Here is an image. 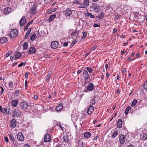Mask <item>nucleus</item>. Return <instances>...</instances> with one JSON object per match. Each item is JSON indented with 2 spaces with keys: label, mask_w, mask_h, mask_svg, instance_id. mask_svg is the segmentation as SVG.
<instances>
[{
  "label": "nucleus",
  "mask_w": 147,
  "mask_h": 147,
  "mask_svg": "<svg viewBox=\"0 0 147 147\" xmlns=\"http://www.w3.org/2000/svg\"><path fill=\"white\" fill-rule=\"evenodd\" d=\"M9 107L7 106L6 109L5 108H2V107L0 106V111L1 113H3V115H6L7 114H9Z\"/></svg>",
  "instance_id": "f257e3e1"
},
{
  "label": "nucleus",
  "mask_w": 147,
  "mask_h": 147,
  "mask_svg": "<svg viewBox=\"0 0 147 147\" xmlns=\"http://www.w3.org/2000/svg\"><path fill=\"white\" fill-rule=\"evenodd\" d=\"M18 34L17 30L16 29H13L10 32L9 35L11 38H13L16 37Z\"/></svg>",
  "instance_id": "f03ea898"
},
{
  "label": "nucleus",
  "mask_w": 147,
  "mask_h": 147,
  "mask_svg": "<svg viewBox=\"0 0 147 147\" xmlns=\"http://www.w3.org/2000/svg\"><path fill=\"white\" fill-rule=\"evenodd\" d=\"M69 33L71 36L73 37H77L78 34L76 30L70 29L69 30Z\"/></svg>",
  "instance_id": "7ed1b4c3"
},
{
  "label": "nucleus",
  "mask_w": 147,
  "mask_h": 147,
  "mask_svg": "<svg viewBox=\"0 0 147 147\" xmlns=\"http://www.w3.org/2000/svg\"><path fill=\"white\" fill-rule=\"evenodd\" d=\"M90 7L95 10L96 12L98 13L99 12V7L96 3H93Z\"/></svg>",
  "instance_id": "20e7f679"
},
{
  "label": "nucleus",
  "mask_w": 147,
  "mask_h": 147,
  "mask_svg": "<svg viewBox=\"0 0 147 147\" xmlns=\"http://www.w3.org/2000/svg\"><path fill=\"white\" fill-rule=\"evenodd\" d=\"M20 106L21 108L23 109H26L28 106V104L26 102L23 101L20 104Z\"/></svg>",
  "instance_id": "39448f33"
},
{
  "label": "nucleus",
  "mask_w": 147,
  "mask_h": 147,
  "mask_svg": "<svg viewBox=\"0 0 147 147\" xmlns=\"http://www.w3.org/2000/svg\"><path fill=\"white\" fill-rule=\"evenodd\" d=\"M83 76L86 81L88 80L89 78V75L87 71L86 70H85V69L84 70Z\"/></svg>",
  "instance_id": "423d86ee"
},
{
  "label": "nucleus",
  "mask_w": 147,
  "mask_h": 147,
  "mask_svg": "<svg viewBox=\"0 0 147 147\" xmlns=\"http://www.w3.org/2000/svg\"><path fill=\"white\" fill-rule=\"evenodd\" d=\"M21 114V112L19 110L14 111L13 113V115L14 116L16 117H20Z\"/></svg>",
  "instance_id": "0eeeda50"
},
{
  "label": "nucleus",
  "mask_w": 147,
  "mask_h": 147,
  "mask_svg": "<svg viewBox=\"0 0 147 147\" xmlns=\"http://www.w3.org/2000/svg\"><path fill=\"white\" fill-rule=\"evenodd\" d=\"M44 141L45 142H49L51 140V137L50 135L47 134L45 135L44 137Z\"/></svg>",
  "instance_id": "6e6552de"
},
{
  "label": "nucleus",
  "mask_w": 147,
  "mask_h": 147,
  "mask_svg": "<svg viewBox=\"0 0 147 147\" xmlns=\"http://www.w3.org/2000/svg\"><path fill=\"white\" fill-rule=\"evenodd\" d=\"M26 22V19L25 17L23 16L21 18L19 23L21 26H23Z\"/></svg>",
  "instance_id": "1a4fd4ad"
},
{
  "label": "nucleus",
  "mask_w": 147,
  "mask_h": 147,
  "mask_svg": "<svg viewBox=\"0 0 147 147\" xmlns=\"http://www.w3.org/2000/svg\"><path fill=\"white\" fill-rule=\"evenodd\" d=\"M58 46V42L56 41H53L51 43V47L53 49L57 48Z\"/></svg>",
  "instance_id": "9d476101"
},
{
  "label": "nucleus",
  "mask_w": 147,
  "mask_h": 147,
  "mask_svg": "<svg viewBox=\"0 0 147 147\" xmlns=\"http://www.w3.org/2000/svg\"><path fill=\"white\" fill-rule=\"evenodd\" d=\"M17 138L18 140L19 141H22L24 139V137L21 133L18 134Z\"/></svg>",
  "instance_id": "9b49d317"
},
{
  "label": "nucleus",
  "mask_w": 147,
  "mask_h": 147,
  "mask_svg": "<svg viewBox=\"0 0 147 147\" xmlns=\"http://www.w3.org/2000/svg\"><path fill=\"white\" fill-rule=\"evenodd\" d=\"M94 107L92 106H90L87 109V112L88 115H91L94 111Z\"/></svg>",
  "instance_id": "f8f14e48"
},
{
  "label": "nucleus",
  "mask_w": 147,
  "mask_h": 147,
  "mask_svg": "<svg viewBox=\"0 0 147 147\" xmlns=\"http://www.w3.org/2000/svg\"><path fill=\"white\" fill-rule=\"evenodd\" d=\"M94 87V85L92 83H90L87 86V89L90 91H92Z\"/></svg>",
  "instance_id": "ddd939ff"
},
{
  "label": "nucleus",
  "mask_w": 147,
  "mask_h": 147,
  "mask_svg": "<svg viewBox=\"0 0 147 147\" xmlns=\"http://www.w3.org/2000/svg\"><path fill=\"white\" fill-rule=\"evenodd\" d=\"M125 136L123 135H122L119 138V141L121 144H123L125 141Z\"/></svg>",
  "instance_id": "4468645a"
},
{
  "label": "nucleus",
  "mask_w": 147,
  "mask_h": 147,
  "mask_svg": "<svg viewBox=\"0 0 147 147\" xmlns=\"http://www.w3.org/2000/svg\"><path fill=\"white\" fill-rule=\"evenodd\" d=\"M61 140L64 142H67L69 141V137L68 135H64L62 138V139Z\"/></svg>",
  "instance_id": "2eb2a0df"
},
{
  "label": "nucleus",
  "mask_w": 147,
  "mask_h": 147,
  "mask_svg": "<svg viewBox=\"0 0 147 147\" xmlns=\"http://www.w3.org/2000/svg\"><path fill=\"white\" fill-rule=\"evenodd\" d=\"M122 121L121 119H119L117 121V127L119 128H121L122 127Z\"/></svg>",
  "instance_id": "dca6fc26"
},
{
  "label": "nucleus",
  "mask_w": 147,
  "mask_h": 147,
  "mask_svg": "<svg viewBox=\"0 0 147 147\" xmlns=\"http://www.w3.org/2000/svg\"><path fill=\"white\" fill-rule=\"evenodd\" d=\"M11 11V9L10 7H7L5 9L4 11V13L6 14H9Z\"/></svg>",
  "instance_id": "f3484780"
},
{
  "label": "nucleus",
  "mask_w": 147,
  "mask_h": 147,
  "mask_svg": "<svg viewBox=\"0 0 147 147\" xmlns=\"http://www.w3.org/2000/svg\"><path fill=\"white\" fill-rule=\"evenodd\" d=\"M16 121L14 119H13L11 122L10 126L11 127L13 128L16 127Z\"/></svg>",
  "instance_id": "a211bd4d"
},
{
  "label": "nucleus",
  "mask_w": 147,
  "mask_h": 147,
  "mask_svg": "<svg viewBox=\"0 0 147 147\" xmlns=\"http://www.w3.org/2000/svg\"><path fill=\"white\" fill-rule=\"evenodd\" d=\"M36 52V49L34 47H31L29 50V53L30 54H34Z\"/></svg>",
  "instance_id": "6ab92c4d"
},
{
  "label": "nucleus",
  "mask_w": 147,
  "mask_h": 147,
  "mask_svg": "<svg viewBox=\"0 0 147 147\" xmlns=\"http://www.w3.org/2000/svg\"><path fill=\"white\" fill-rule=\"evenodd\" d=\"M65 13L66 16H69L71 14L72 11L69 8L67 9L65 11Z\"/></svg>",
  "instance_id": "aec40b11"
},
{
  "label": "nucleus",
  "mask_w": 147,
  "mask_h": 147,
  "mask_svg": "<svg viewBox=\"0 0 147 147\" xmlns=\"http://www.w3.org/2000/svg\"><path fill=\"white\" fill-rule=\"evenodd\" d=\"M98 96H95V95L93 96V97L90 100V103L92 105H94L95 104V98H98Z\"/></svg>",
  "instance_id": "412c9836"
},
{
  "label": "nucleus",
  "mask_w": 147,
  "mask_h": 147,
  "mask_svg": "<svg viewBox=\"0 0 147 147\" xmlns=\"http://www.w3.org/2000/svg\"><path fill=\"white\" fill-rule=\"evenodd\" d=\"M18 104V101L16 100H13L11 102V106L16 107Z\"/></svg>",
  "instance_id": "4be33fe9"
},
{
  "label": "nucleus",
  "mask_w": 147,
  "mask_h": 147,
  "mask_svg": "<svg viewBox=\"0 0 147 147\" xmlns=\"http://www.w3.org/2000/svg\"><path fill=\"white\" fill-rule=\"evenodd\" d=\"M7 41V39L6 37H2L0 39V42L2 44L5 43Z\"/></svg>",
  "instance_id": "5701e85b"
},
{
  "label": "nucleus",
  "mask_w": 147,
  "mask_h": 147,
  "mask_svg": "<svg viewBox=\"0 0 147 147\" xmlns=\"http://www.w3.org/2000/svg\"><path fill=\"white\" fill-rule=\"evenodd\" d=\"M63 106L62 104H60L59 105L57 106L56 108V109L57 111H60L63 109Z\"/></svg>",
  "instance_id": "b1692460"
},
{
  "label": "nucleus",
  "mask_w": 147,
  "mask_h": 147,
  "mask_svg": "<svg viewBox=\"0 0 147 147\" xmlns=\"http://www.w3.org/2000/svg\"><path fill=\"white\" fill-rule=\"evenodd\" d=\"M91 136L90 133L89 132H86L84 133V137L86 138L90 137Z\"/></svg>",
  "instance_id": "393cba45"
},
{
  "label": "nucleus",
  "mask_w": 147,
  "mask_h": 147,
  "mask_svg": "<svg viewBox=\"0 0 147 147\" xmlns=\"http://www.w3.org/2000/svg\"><path fill=\"white\" fill-rule=\"evenodd\" d=\"M36 36L35 34H33L32 36H31L30 40L32 41L34 40L36 38Z\"/></svg>",
  "instance_id": "a878e982"
},
{
  "label": "nucleus",
  "mask_w": 147,
  "mask_h": 147,
  "mask_svg": "<svg viewBox=\"0 0 147 147\" xmlns=\"http://www.w3.org/2000/svg\"><path fill=\"white\" fill-rule=\"evenodd\" d=\"M56 15L55 14H53L51 15L50 16L49 18V20L50 22L52 21L56 17Z\"/></svg>",
  "instance_id": "bb28decb"
},
{
  "label": "nucleus",
  "mask_w": 147,
  "mask_h": 147,
  "mask_svg": "<svg viewBox=\"0 0 147 147\" xmlns=\"http://www.w3.org/2000/svg\"><path fill=\"white\" fill-rule=\"evenodd\" d=\"M31 29L32 28H29L28 29L27 33H26V34L25 36V39H26L27 38V37H28V36L29 35L31 31Z\"/></svg>",
  "instance_id": "cd10ccee"
},
{
  "label": "nucleus",
  "mask_w": 147,
  "mask_h": 147,
  "mask_svg": "<svg viewBox=\"0 0 147 147\" xmlns=\"http://www.w3.org/2000/svg\"><path fill=\"white\" fill-rule=\"evenodd\" d=\"M36 7L33 6L31 9V12L33 14H34L36 12Z\"/></svg>",
  "instance_id": "c85d7f7f"
},
{
  "label": "nucleus",
  "mask_w": 147,
  "mask_h": 147,
  "mask_svg": "<svg viewBox=\"0 0 147 147\" xmlns=\"http://www.w3.org/2000/svg\"><path fill=\"white\" fill-rule=\"evenodd\" d=\"M131 109V107L130 106H129L127 107V108L125 109V115H127L128 114V111L130 110Z\"/></svg>",
  "instance_id": "c756f323"
},
{
  "label": "nucleus",
  "mask_w": 147,
  "mask_h": 147,
  "mask_svg": "<svg viewBox=\"0 0 147 147\" xmlns=\"http://www.w3.org/2000/svg\"><path fill=\"white\" fill-rule=\"evenodd\" d=\"M83 4L86 6H88L89 4V0H84Z\"/></svg>",
  "instance_id": "7c9ffc66"
},
{
  "label": "nucleus",
  "mask_w": 147,
  "mask_h": 147,
  "mask_svg": "<svg viewBox=\"0 0 147 147\" xmlns=\"http://www.w3.org/2000/svg\"><path fill=\"white\" fill-rule=\"evenodd\" d=\"M86 16H89L91 18H94L95 17L94 15H93L92 13H86Z\"/></svg>",
  "instance_id": "2f4dec72"
},
{
  "label": "nucleus",
  "mask_w": 147,
  "mask_h": 147,
  "mask_svg": "<svg viewBox=\"0 0 147 147\" xmlns=\"http://www.w3.org/2000/svg\"><path fill=\"white\" fill-rule=\"evenodd\" d=\"M104 15V12H101L99 14L98 18L99 19H101L103 17Z\"/></svg>",
  "instance_id": "473e14b6"
},
{
  "label": "nucleus",
  "mask_w": 147,
  "mask_h": 147,
  "mask_svg": "<svg viewBox=\"0 0 147 147\" xmlns=\"http://www.w3.org/2000/svg\"><path fill=\"white\" fill-rule=\"evenodd\" d=\"M21 56V54L20 52H17L15 55V59H17L19 58Z\"/></svg>",
  "instance_id": "72a5a7b5"
},
{
  "label": "nucleus",
  "mask_w": 147,
  "mask_h": 147,
  "mask_svg": "<svg viewBox=\"0 0 147 147\" xmlns=\"http://www.w3.org/2000/svg\"><path fill=\"white\" fill-rule=\"evenodd\" d=\"M86 69V70H88L89 73H92L93 71V69L90 67H86L85 69Z\"/></svg>",
  "instance_id": "f704fd0d"
},
{
  "label": "nucleus",
  "mask_w": 147,
  "mask_h": 147,
  "mask_svg": "<svg viewBox=\"0 0 147 147\" xmlns=\"http://www.w3.org/2000/svg\"><path fill=\"white\" fill-rule=\"evenodd\" d=\"M137 102H138V101L137 100H136V99L134 100L131 103V106H135L136 104L137 103Z\"/></svg>",
  "instance_id": "c9c22d12"
},
{
  "label": "nucleus",
  "mask_w": 147,
  "mask_h": 147,
  "mask_svg": "<svg viewBox=\"0 0 147 147\" xmlns=\"http://www.w3.org/2000/svg\"><path fill=\"white\" fill-rule=\"evenodd\" d=\"M23 47L24 49H26L28 47V43L26 42L23 45Z\"/></svg>",
  "instance_id": "e433bc0d"
},
{
  "label": "nucleus",
  "mask_w": 147,
  "mask_h": 147,
  "mask_svg": "<svg viewBox=\"0 0 147 147\" xmlns=\"http://www.w3.org/2000/svg\"><path fill=\"white\" fill-rule=\"evenodd\" d=\"M142 139L143 140H145L147 138V135L146 134H144L142 136Z\"/></svg>",
  "instance_id": "4c0bfd02"
},
{
  "label": "nucleus",
  "mask_w": 147,
  "mask_h": 147,
  "mask_svg": "<svg viewBox=\"0 0 147 147\" xmlns=\"http://www.w3.org/2000/svg\"><path fill=\"white\" fill-rule=\"evenodd\" d=\"M118 135V132L117 131H115L113 133L112 137L113 138L115 137Z\"/></svg>",
  "instance_id": "58836bf2"
},
{
  "label": "nucleus",
  "mask_w": 147,
  "mask_h": 147,
  "mask_svg": "<svg viewBox=\"0 0 147 147\" xmlns=\"http://www.w3.org/2000/svg\"><path fill=\"white\" fill-rule=\"evenodd\" d=\"M144 88L146 90L147 89V81L144 83Z\"/></svg>",
  "instance_id": "ea45409f"
},
{
  "label": "nucleus",
  "mask_w": 147,
  "mask_h": 147,
  "mask_svg": "<svg viewBox=\"0 0 147 147\" xmlns=\"http://www.w3.org/2000/svg\"><path fill=\"white\" fill-rule=\"evenodd\" d=\"M83 36L82 37L83 38H85L87 35V33L86 32H84L83 33Z\"/></svg>",
  "instance_id": "a19ab883"
},
{
  "label": "nucleus",
  "mask_w": 147,
  "mask_h": 147,
  "mask_svg": "<svg viewBox=\"0 0 147 147\" xmlns=\"http://www.w3.org/2000/svg\"><path fill=\"white\" fill-rule=\"evenodd\" d=\"M9 138L10 140H12L13 142H14V138L11 135H9Z\"/></svg>",
  "instance_id": "79ce46f5"
},
{
  "label": "nucleus",
  "mask_w": 147,
  "mask_h": 147,
  "mask_svg": "<svg viewBox=\"0 0 147 147\" xmlns=\"http://www.w3.org/2000/svg\"><path fill=\"white\" fill-rule=\"evenodd\" d=\"M12 53V52L11 51H9L6 54V56L7 57H8Z\"/></svg>",
  "instance_id": "37998d69"
},
{
  "label": "nucleus",
  "mask_w": 147,
  "mask_h": 147,
  "mask_svg": "<svg viewBox=\"0 0 147 147\" xmlns=\"http://www.w3.org/2000/svg\"><path fill=\"white\" fill-rule=\"evenodd\" d=\"M96 48H97L96 46H95L91 48V50L93 51L94 50L96 49Z\"/></svg>",
  "instance_id": "c03bdc74"
},
{
  "label": "nucleus",
  "mask_w": 147,
  "mask_h": 147,
  "mask_svg": "<svg viewBox=\"0 0 147 147\" xmlns=\"http://www.w3.org/2000/svg\"><path fill=\"white\" fill-rule=\"evenodd\" d=\"M77 41V40H73V42L72 44V46H73L74 44L76 43Z\"/></svg>",
  "instance_id": "a18cd8bd"
},
{
  "label": "nucleus",
  "mask_w": 147,
  "mask_h": 147,
  "mask_svg": "<svg viewBox=\"0 0 147 147\" xmlns=\"http://www.w3.org/2000/svg\"><path fill=\"white\" fill-rule=\"evenodd\" d=\"M25 64H24V63L23 62H22L20 64L18 65V67H20L23 66Z\"/></svg>",
  "instance_id": "49530a36"
},
{
  "label": "nucleus",
  "mask_w": 147,
  "mask_h": 147,
  "mask_svg": "<svg viewBox=\"0 0 147 147\" xmlns=\"http://www.w3.org/2000/svg\"><path fill=\"white\" fill-rule=\"evenodd\" d=\"M68 43L67 42H65L64 43L63 45V46L64 47H66L68 46Z\"/></svg>",
  "instance_id": "de8ad7c7"
},
{
  "label": "nucleus",
  "mask_w": 147,
  "mask_h": 147,
  "mask_svg": "<svg viewBox=\"0 0 147 147\" xmlns=\"http://www.w3.org/2000/svg\"><path fill=\"white\" fill-rule=\"evenodd\" d=\"M93 26L94 27H99L100 26V25L97 24H95Z\"/></svg>",
  "instance_id": "09e8293b"
},
{
  "label": "nucleus",
  "mask_w": 147,
  "mask_h": 147,
  "mask_svg": "<svg viewBox=\"0 0 147 147\" xmlns=\"http://www.w3.org/2000/svg\"><path fill=\"white\" fill-rule=\"evenodd\" d=\"M33 21V20H31V21L29 22L27 24L28 25L31 24L32 23Z\"/></svg>",
  "instance_id": "8fccbe9b"
},
{
  "label": "nucleus",
  "mask_w": 147,
  "mask_h": 147,
  "mask_svg": "<svg viewBox=\"0 0 147 147\" xmlns=\"http://www.w3.org/2000/svg\"><path fill=\"white\" fill-rule=\"evenodd\" d=\"M79 8H86V7H85V6L84 5H80L79 7Z\"/></svg>",
  "instance_id": "3c124183"
},
{
  "label": "nucleus",
  "mask_w": 147,
  "mask_h": 147,
  "mask_svg": "<svg viewBox=\"0 0 147 147\" xmlns=\"http://www.w3.org/2000/svg\"><path fill=\"white\" fill-rule=\"evenodd\" d=\"M29 25H28L27 24V25L24 27V30H26L28 29V26Z\"/></svg>",
  "instance_id": "603ef678"
},
{
  "label": "nucleus",
  "mask_w": 147,
  "mask_h": 147,
  "mask_svg": "<svg viewBox=\"0 0 147 147\" xmlns=\"http://www.w3.org/2000/svg\"><path fill=\"white\" fill-rule=\"evenodd\" d=\"M5 140L7 142H8V141H9L7 137H5Z\"/></svg>",
  "instance_id": "864d4df0"
},
{
  "label": "nucleus",
  "mask_w": 147,
  "mask_h": 147,
  "mask_svg": "<svg viewBox=\"0 0 147 147\" xmlns=\"http://www.w3.org/2000/svg\"><path fill=\"white\" fill-rule=\"evenodd\" d=\"M59 127L60 128H61V129L62 131H63V127H62L61 125V124L59 125Z\"/></svg>",
  "instance_id": "5fc2aeb1"
},
{
  "label": "nucleus",
  "mask_w": 147,
  "mask_h": 147,
  "mask_svg": "<svg viewBox=\"0 0 147 147\" xmlns=\"http://www.w3.org/2000/svg\"><path fill=\"white\" fill-rule=\"evenodd\" d=\"M51 75L50 74H48L47 76V79H48L50 77Z\"/></svg>",
  "instance_id": "6e6d98bb"
},
{
  "label": "nucleus",
  "mask_w": 147,
  "mask_h": 147,
  "mask_svg": "<svg viewBox=\"0 0 147 147\" xmlns=\"http://www.w3.org/2000/svg\"><path fill=\"white\" fill-rule=\"evenodd\" d=\"M38 96L37 95H35L34 96V99L35 100H36L38 98Z\"/></svg>",
  "instance_id": "4d7b16f0"
},
{
  "label": "nucleus",
  "mask_w": 147,
  "mask_h": 147,
  "mask_svg": "<svg viewBox=\"0 0 147 147\" xmlns=\"http://www.w3.org/2000/svg\"><path fill=\"white\" fill-rule=\"evenodd\" d=\"M57 9V8H55L53 9V10H52V12H53L55 11Z\"/></svg>",
  "instance_id": "13d9d810"
},
{
  "label": "nucleus",
  "mask_w": 147,
  "mask_h": 147,
  "mask_svg": "<svg viewBox=\"0 0 147 147\" xmlns=\"http://www.w3.org/2000/svg\"><path fill=\"white\" fill-rule=\"evenodd\" d=\"M0 88L1 89V92H3L4 91V89L3 88H2V87L1 86H0Z\"/></svg>",
  "instance_id": "bf43d9fd"
},
{
  "label": "nucleus",
  "mask_w": 147,
  "mask_h": 147,
  "mask_svg": "<svg viewBox=\"0 0 147 147\" xmlns=\"http://www.w3.org/2000/svg\"><path fill=\"white\" fill-rule=\"evenodd\" d=\"M117 30L116 28H114L113 30V33H115L116 32Z\"/></svg>",
  "instance_id": "052dcab7"
},
{
  "label": "nucleus",
  "mask_w": 147,
  "mask_h": 147,
  "mask_svg": "<svg viewBox=\"0 0 147 147\" xmlns=\"http://www.w3.org/2000/svg\"><path fill=\"white\" fill-rule=\"evenodd\" d=\"M105 69H106L107 70V69L108 68V64H106L105 65Z\"/></svg>",
  "instance_id": "680f3d73"
},
{
  "label": "nucleus",
  "mask_w": 147,
  "mask_h": 147,
  "mask_svg": "<svg viewBox=\"0 0 147 147\" xmlns=\"http://www.w3.org/2000/svg\"><path fill=\"white\" fill-rule=\"evenodd\" d=\"M28 72H26L25 74V78H27L28 76Z\"/></svg>",
  "instance_id": "e2e57ef3"
},
{
  "label": "nucleus",
  "mask_w": 147,
  "mask_h": 147,
  "mask_svg": "<svg viewBox=\"0 0 147 147\" xmlns=\"http://www.w3.org/2000/svg\"><path fill=\"white\" fill-rule=\"evenodd\" d=\"M81 71H82L81 70H79L77 72L78 74H80L81 72Z\"/></svg>",
  "instance_id": "0e129e2a"
},
{
  "label": "nucleus",
  "mask_w": 147,
  "mask_h": 147,
  "mask_svg": "<svg viewBox=\"0 0 147 147\" xmlns=\"http://www.w3.org/2000/svg\"><path fill=\"white\" fill-rule=\"evenodd\" d=\"M127 147H134V146L133 145L131 144L129 145Z\"/></svg>",
  "instance_id": "69168bd1"
},
{
  "label": "nucleus",
  "mask_w": 147,
  "mask_h": 147,
  "mask_svg": "<svg viewBox=\"0 0 147 147\" xmlns=\"http://www.w3.org/2000/svg\"><path fill=\"white\" fill-rule=\"evenodd\" d=\"M109 76V73H107L106 74V76L107 77H108Z\"/></svg>",
  "instance_id": "338daca9"
},
{
  "label": "nucleus",
  "mask_w": 147,
  "mask_h": 147,
  "mask_svg": "<svg viewBox=\"0 0 147 147\" xmlns=\"http://www.w3.org/2000/svg\"><path fill=\"white\" fill-rule=\"evenodd\" d=\"M24 147H30V146L29 145H27V144H26L25 146H24Z\"/></svg>",
  "instance_id": "774afa93"
}]
</instances>
